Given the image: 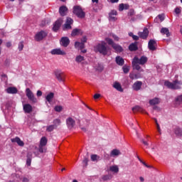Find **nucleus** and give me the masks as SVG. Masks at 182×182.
<instances>
[{
	"label": "nucleus",
	"mask_w": 182,
	"mask_h": 182,
	"mask_svg": "<svg viewBox=\"0 0 182 182\" xmlns=\"http://www.w3.org/2000/svg\"><path fill=\"white\" fill-rule=\"evenodd\" d=\"M147 57L141 56L140 58L134 57L132 60V68L136 70H139V72H144V70L141 69L139 65H146L147 63Z\"/></svg>",
	"instance_id": "1"
},
{
	"label": "nucleus",
	"mask_w": 182,
	"mask_h": 182,
	"mask_svg": "<svg viewBox=\"0 0 182 182\" xmlns=\"http://www.w3.org/2000/svg\"><path fill=\"white\" fill-rule=\"evenodd\" d=\"M95 52H100L102 55H107L109 53V48L106 47L105 41H102L100 43L94 47Z\"/></svg>",
	"instance_id": "2"
},
{
	"label": "nucleus",
	"mask_w": 182,
	"mask_h": 182,
	"mask_svg": "<svg viewBox=\"0 0 182 182\" xmlns=\"http://www.w3.org/2000/svg\"><path fill=\"white\" fill-rule=\"evenodd\" d=\"M165 86L168 87V89H172V90H177L178 89H181V81H178L176 80L173 82H169V81H166L164 82Z\"/></svg>",
	"instance_id": "3"
},
{
	"label": "nucleus",
	"mask_w": 182,
	"mask_h": 182,
	"mask_svg": "<svg viewBox=\"0 0 182 182\" xmlns=\"http://www.w3.org/2000/svg\"><path fill=\"white\" fill-rule=\"evenodd\" d=\"M106 42H107L108 45H111L113 49L117 52V53H120V52H123V48L122 46H119L118 44L114 43L113 40L112 38H105Z\"/></svg>",
	"instance_id": "4"
},
{
	"label": "nucleus",
	"mask_w": 182,
	"mask_h": 182,
	"mask_svg": "<svg viewBox=\"0 0 182 182\" xmlns=\"http://www.w3.org/2000/svg\"><path fill=\"white\" fill-rule=\"evenodd\" d=\"M46 144H48V139L43 136L40 140V144L38 146L39 153H45L46 151Z\"/></svg>",
	"instance_id": "5"
},
{
	"label": "nucleus",
	"mask_w": 182,
	"mask_h": 182,
	"mask_svg": "<svg viewBox=\"0 0 182 182\" xmlns=\"http://www.w3.org/2000/svg\"><path fill=\"white\" fill-rule=\"evenodd\" d=\"M73 14L77 16V18H85L86 14L82 9V7L79 6H75L73 8Z\"/></svg>",
	"instance_id": "6"
},
{
	"label": "nucleus",
	"mask_w": 182,
	"mask_h": 182,
	"mask_svg": "<svg viewBox=\"0 0 182 182\" xmlns=\"http://www.w3.org/2000/svg\"><path fill=\"white\" fill-rule=\"evenodd\" d=\"M26 95L28 100H30V102H32V103H36V102H38V100L36 99V97H35V95H33V92H32L31 89L26 88Z\"/></svg>",
	"instance_id": "7"
},
{
	"label": "nucleus",
	"mask_w": 182,
	"mask_h": 182,
	"mask_svg": "<svg viewBox=\"0 0 182 182\" xmlns=\"http://www.w3.org/2000/svg\"><path fill=\"white\" fill-rule=\"evenodd\" d=\"M66 124L68 129L70 130L76 126V121H75V119L72 118V117H69L66 119Z\"/></svg>",
	"instance_id": "8"
},
{
	"label": "nucleus",
	"mask_w": 182,
	"mask_h": 182,
	"mask_svg": "<svg viewBox=\"0 0 182 182\" xmlns=\"http://www.w3.org/2000/svg\"><path fill=\"white\" fill-rule=\"evenodd\" d=\"M73 23V19L70 17L67 18L65 23L63 26V31H68V29H72V24Z\"/></svg>",
	"instance_id": "9"
},
{
	"label": "nucleus",
	"mask_w": 182,
	"mask_h": 182,
	"mask_svg": "<svg viewBox=\"0 0 182 182\" xmlns=\"http://www.w3.org/2000/svg\"><path fill=\"white\" fill-rule=\"evenodd\" d=\"M62 23H63V20L62 18H59L54 23L53 27L54 32L59 31V28L62 26Z\"/></svg>",
	"instance_id": "10"
},
{
	"label": "nucleus",
	"mask_w": 182,
	"mask_h": 182,
	"mask_svg": "<svg viewBox=\"0 0 182 182\" xmlns=\"http://www.w3.org/2000/svg\"><path fill=\"white\" fill-rule=\"evenodd\" d=\"M46 32L45 31H40L35 36V39L37 41V42H39L40 41H42L44 38H46Z\"/></svg>",
	"instance_id": "11"
},
{
	"label": "nucleus",
	"mask_w": 182,
	"mask_h": 182,
	"mask_svg": "<svg viewBox=\"0 0 182 182\" xmlns=\"http://www.w3.org/2000/svg\"><path fill=\"white\" fill-rule=\"evenodd\" d=\"M75 48L76 49H80L81 50L82 53H86L87 50L85 49V43H80V42H75Z\"/></svg>",
	"instance_id": "12"
},
{
	"label": "nucleus",
	"mask_w": 182,
	"mask_h": 182,
	"mask_svg": "<svg viewBox=\"0 0 182 182\" xmlns=\"http://www.w3.org/2000/svg\"><path fill=\"white\" fill-rule=\"evenodd\" d=\"M51 55H60L61 56H65L66 52L60 48H55L50 51Z\"/></svg>",
	"instance_id": "13"
},
{
	"label": "nucleus",
	"mask_w": 182,
	"mask_h": 182,
	"mask_svg": "<svg viewBox=\"0 0 182 182\" xmlns=\"http://www.w3.org/2000/svg\"><path fill=\"white\" fill-rule=\"evenodd\" d=\"M61 46L64 48H68L69 46V43H70V41L68 37H63L60 41Z\"/></svg>",
	"instance_id": "14"
},
{
	"label": "nucleus",
	"mask_w": 182,
	"mask_h": 182,
	"mask_svg": "<svg viewBox=\"0 0 182 182\" xmlns=\"http://www.w3.org/2000/svg\"><path fill=\"white\" fill-rule=\"evenodd\" d=\"M142 85H143V82H141V81L135 82L132 85L133 90H136V92L140 90L141 89Z\"/></svg>",
	"instance_id": "15"
},
{
	"label": "nucleus",
	"mask_w": 182,
	"mask_h": 182,
	"mask_svg": "<svg viewBox=\"0 0 182 182\" xmlns=\"http://www.w3.org/2000/svg\"><path fill=\"white\" fill-rule=\"evenodd\" d=\"M157 46V43H156V41L154 40H150L148 44L149 49L150 50H156V46Z\"/></svg>",
	"instance_id": "16"
},
{
	"label": "nucleus",
	"mask_w": 182,
	"mask_h": 182,
	"mask_svg": "<svg viewBox=\"0 0 182 182\" xmlns=\"http://www.w3.org/2000/svg\"><path fill=\"white\" fill-rule=\"evenodd\" d=\"M23 109L25 113H31V112L33 110L32 105H31V104L23 105Z\"/></svg>",
	"instance_id": "17"
},
{
	"label": "nucleus",
	"mask_w": 182,
	"mask_h": 182,
	"mask_svg": "<svg viewBox=\"0 0 182 182\" xmlns=\"http://www.w3.org/2000/svg\"><path fill=\"white\" fill-rule=\"evenodd\" d=\"M139 36L142 39H146L149 36V30L147 28H144L143 32L139 33Z\"/></svg>",
	"instance_id": "18"
},
{
	"label": "nucleus",
	"mask_w": 182,
	"mask_h": 182,
	"mask_svg": "<svg viewBox=\"0 0 182 182\" xmlns=\"http://www.w3.org/2000/svg\"><path fill=\"white\" fill-rule=\"evenodd\" d=\"M11 142L17 143V144H18L21 147H23V146L25 145V143H23V141L21 140L19 137H16V138L11 139Z\"/></svg>",
	"instance_id": "19"
},
{
	"label": "nucleus",
	"mask_w": 182,
	"mask_h": 182,
	"mask_svg": "<svg viewBox=\"0 0 182 182\" xmlns=\"http://www.w3.org/2000/svg\"><path fill=\"white\" fill-rule=\"evenodd\" d=\"M55 76L60 82H65V74L63 73H55Z\"/></svg>",
	"instance_id": "20"
},
{
	"label": "nucleus",
	"mask_w": 182,
	"mask_h": 182,
	"mask_svg": "<svg viewBox=\"0 0 182 182\" xmlns=\"http://www.w3.org/2000/svg\"><path fill=\"white\" fill-rule=\"evenodd\" d=\"M6 92L9 94L15 95L18 93V89L15 87H10L6 90Z\"/></svg>",
	"instance_id": "21"
},
{
	"label": "nucleus",
	"mask_w": 182,
	"mask_h": 182,
	"mask_svg": "<svg viewBox=\"0 0 182 182\" xmlns=\"http://www.w3.org/2000/svg\"><path fill=\"white\" fill-rule=\"evenodd\" d=\"M109 171H111L113 174H117L119 173V166L117 165H112L109 166Z\"/></svg>",
	"instance_id": "22"
},
{
	"label": "nucleus",
	"mask_w": 182,
	"mask_h": 182,
	"mask_svg": "<svg viewBox=\"0 0 182 182\" xmlns=\"http://www.w3.org/2000/svg\"><path fill=\"white\" fill-rule=\"evenodd\" d=\"M83 124H80V127L84 132H86V127L89 126V121L84 119L82 121Z\"/></svg>",
	"instance_id": "23"
},
{
	"label": "nucleus",
	"mask_w": 182,
	"mask_h": 182,
	"mask_svg": "<svg viewBox=\"0 0 182 182\" xmlns=\"http://www.w3.org/2000/svg\"><path fill=\"white\" fill-rule=\"evenodd\" d=\"M60 15L61 16H65L66 15V13L68 12V7L65 6H60L59 9Z\"/></svg>",
	"instance_id": "24"
},
{
	"label": "nucleus",
	"mask_w": 182,
	"mask_h": 182,
	"mask_svg": "<svg viewBox=\"0 0 182 182\" xmlns=\"http://www.w3.org/2000/svg\"><path fill=\"white\" fill-rule=\"evenodd\" d=\"M132 111L134 113H136L137 112H139L140 113H147L146 111L141 108L140 106H135L134 107L132 108Z\"/></svg>",
	"instance_id": "25"
},
{
	"label": "nucleus",
	"mask_w": 182,
	"mask_h": 182,
	"mask_svg": "<svg viewBox=\"0 0 182 182\" xmlns=\"http://www.w3.org/2000/svg\"><path fill=\"white\" fill-rule=\"evenodd\" d=\"M117 16V11L112 10L110 13H109V19L110 21H116V16Z\"/></svg>",
	"instance_id": "26"
},
{
	"label": "nucleus",
	"mask_w": 182,
	"mask_h": 182,
	"mask_svg": "<svg viewBox=\"0 0 182 182\" xmlns=\"http://www.w3.org/2000/svg\"><path fill=\"white\" fill-rule=\"evenodd\" d=\"M164 21V14H159L155 19L154 22L156 23H160V22H163Z\"/></svg>",
	"instance_id": "27"
},
{
	"label": "nucleus",
	"mask_w": 182,
	"mask_h": 182,
	"mask_svg": "<svg viewBox=\"0 0 182 182\" xmlns=\"http://www.w3.org/2000/svg\"><path fill=\"white\" fill-rule=\"evenodd\" d=\"M113 87L118 90V92H123V88L122 87V85H120L119 82H115L113 84Z\"/></svg>",
	"instance_id": "28"
},
{
	"label": "nucleus",
	"mask_w": 182,
	"mask_h": 182,
	"mask_svg": "<svg viewBox=\"0 0 182 182\" xmlns=\"http://www.w3.org/2000/svg\"><path fill=\"white\" fill-rule=\"evenodd\" d=\"M116 63H117L119 66H123V65H124V60L122 57L117 56L116 58Z\"/></svg>",
	"instance_id": "29"
},
{
	"label": "nucleus",
	"mask_w": 182,
	"mask_h": 182,
	"mask_svg": "<svg viewBox=\"0 0 182 182\" xmlns=\"http://www.w3.org/2000/svg\"><path fill=\"white\" fill-rule=\"evenodd\" d=\"M117 156H120V151L118 149H113L110 153V156L117 157Z\"/></svg>",
	"instance_id": "30"
},
{
	"label": "nucleus",
	"mask_w": 182,
	"mask_h": 182,
	"mask_svg": "<svg viewBox=\"0 0 182 182\" xmlns=\"http://www.w3.org/2000/svg\"><path fill=\"white\" fill-rule=\"evenodd\" d=\"M55 94L53 92H50L48 95H46V99L48 103L52 102V99H53Z\"/></svg>",
	"instance_id": "31"
},
{
	"label": "nucleus",
	"mask_w": 182,
	"mask_h": 182,
	"mask_svg": "<svg viewBox=\"0 0 182 182\" xmlns=\"http://www.w3.org/2000/svg\"><path fill=\"white\" fill-rule=\"evenodd\" d=\"M174 133L178 137H181L182 136V129L180 127H176L174 129Z\"/></svg>",
	"instance_id": "32"
},
{
	"label": "nucleus",
	"mask_w": 182,
	"mask_h": 182,
	"mask_svg": "<svg viewBox=\"0 0 182 182\" xmlns=\"http://www.w3.org/2000/svg\"><path fill=\"white\" fill-rule=\"evenodd\" d=\"M161 33L163 35H166V37L168 38L170 36V31H168V28H162L161 29Z\"/></svg>",
	"instance_id": "33"
},
{
	"label": "nucleus",
	"mask_w": 182,
	"mask_h": 182,
	"mask_svg": "<svg viewBox=\"0 0 182 182\" xmlns=\"http://www.w3.org/2000/svg\"><path fill=\"white\" fill-rule=\"evenodd\" d=\"M160 103V99L154 98L153 100H149V104L151 106H154V105H159Z\"/></svg>",
	"instance_id": "34"
},
{
	"label": "nucleus",
	"mask_w": 182,
	"mask_h": 182,
	"mask_svg": "<svg viewBox=\"0 0 182 182\" xmlns=\"http://www.w3.org/2000/svg\"><path fill=\"white\" fill-rule=\"evenodd\" d=\"M82 33V31L80 29L75 28L72 31V36H77V35H80Z\"/></svg>",
	"instance_id": "35"
},
{
	"label": "nucleus",
	"mask_w": 182,
	"mask_h": 182,
	"mask_svg": "<svg viewBox=\"0 0 182 182\" xmlns=\"http://www.w3.org/2000/svg\"><path fill=\"white\" fill-rule=\"evenodd\" d=\"M129 77H130V79H132L133 80L134 79H140V77H141V76L139 74H134L133 73H131L129 74Z\"/></svg>",
	"instance_id": "36"
},
{
	"label": "nucleus",
	"mask_w": 182,
	"mask_h": 182,
	"mask_svg": "<svg viewBox=\"0 0 182 182\" xmlns=\"http://www.w3.org/2000/svg\"><path fill=\"white\" fill-rule=\"evenodd\" d=\"M129 49L131 51L133 50H137L138 48H137V43H132L129 46Z\"/></svg>",
	"instance_id": "37"
},
{
	"label": "nucleus",
	"mask_w": 182,
	"mask_h": 182,
	"mask_svg": "<svg viewBox=\"0 0 182 182\" xmlns=\"http://www.w3.org/2000/svg\"><path fill=\"white\" fill-rule=\"evenodd\" d=\"M83 60H85V57L82 55H77L75 58V62L77 63H80V62H83Z\"/></svg>",
	"instance_id": "38"
},
{
	"label": "nucleus",
	"mask_w": 182,
	"mask_h": 182,
	"mask_svg": "<svg viewBox=\"0 0 182 182\" xmlns=\"http://www.w3.org/2000/svg\"><path fill=\"white\" fill-rule=\"evenodd\" d=\"M91 160L92 161H97L98 160H100V156L96 154L91 155Z\"/></svg>",
	"instance_id": "39"
},
{
	"label": "nucleus",
	"mask_w": 182,
	"mask_h": 182,
	"mask_svg": "<svg viewBox=\"0 0 182 182\" xmlns=\"http://www.w3.org/2000/svg\"><path fill=\"white\" fill-rule=\"evenodd\" d=\"M113 176L112 175H105L102 176L103 181H107V180H112Z\"/></svg>",
	"instance_id": "40"
},
{
	"label": "nucleus",
	"mask_w": 182,
	"mask_h": 182,
	"mask_svg": "<svg viewBox=\"0 0 182 182\" xmlns=\"http://www.w3.org/2000/svg\"><path fill=\"white\" fill-rule=\"evenodd\" d=\"M123 72L124 73H129V70H130V67L127 66V65H124L122 68Z\"/></svg>",
	"instance_id": "41"
},
{
	"label": "nucleus",
	"mask_w": 182,
	"mask_h": 182,
	"mask_svg": "<svg viewBox=\"0 0 182 182\" xmlns=\"http://www.w3.org/2000/svg\"><path fill=\"white\" fill-rule=\"evenodd\" d=\"M176 100V103H182V95L178 96Z\"/></svg>",
	"instance_id": "42"
},
{
	"label": "nucleus",
	"mask_w": 182,
	"mask_h": 182,
	"mask_svg": "<svg viewBox=\"0 0 182 182\" xmlns=\"http://www.w3.org/2000/svg\"><path fill=\"white\" fill-rule=\"evenodd\" d=\"M53 129H55V126L50 125L47 127V132H53Z\"/></svg>",
	"instance_id": "43"
},
{
	"label": "nucleus",
	"mask_w": 182,
	"mask_h": 182,
	"mask_svg": "<svg viewBox=\"0 0 182 182\" xmlns=\"http://www.w3.org/2000/svg\"><path fill=\"white\" fill-rule=\"evenodd\" d=\"M55 112H62V107L60 106H55Z\"/></svg>",
	"instance_id": "44"
},
{
	"label": "nucleus",
	"mask_w": 182,
	"mask_h": 182,
	"mask_svg": "<svg viewBox=\"0 0 182 182\" xmlns=\"http://www.w3.org/2000/svg\"><path fill=\"white\" fill-rule=\"evenodd\" d=\"M23 49V42H21L18 44V50H22Z\"/></svg>",
	"instance_id": "45"
},
{
	"label": "nucleus",
	"mask_w": 182,
	"mask_h": 182,
	"mask_svg": "<svg viewBox=\"0 0 182 182\" xmlns=\"http://www.w3.org/2000/svg\"><path fill=\"white\" fill-rule=\"evenodd\" d=\"M123 10H124V4H121L119 6V11H122Z\"/></svg>",
	"instance_id": "46"
},
{
	"label": "nucleus",
	"mask_w": 182,
	"mask_h": 182,
	"mask_svg": "<svg viewBox=\"0 0 182 182\" xmlns=\"http://www.w3.org/2000/svg\"><path fill=\"white\" fill-rule=\"evenodd\" d=\"M156 129L158 130V133H159V134H161V129L160 128V124H159V123H156Z\"/></svg>",
	"instance_id": "47"
},
{
	"label": "nucleus",
	"mask_w": 182,
	"mask_h": 182,
	"mask_svg": "<svg viewBox=\"0 0 182 182\" xmlns=\"http://www.w3.org/2000/svg\"><path fill=\"white\" fill-rule=\"evenodd\" d=\"M138 159L140 161V162L142 163V164H144V166H145V167H147V168H150V166L147 165V164H146V162L141 160L140 158H138Z\"/></svg>",
	"instance_id": "48"
},
{
	"label": "nucleus",
	"mask_w": 182,
	"mask_h": 182,
	"mask_svg": "<svg viewBox=\"0 0 182 182\" xmlns=\"http://www.w3.org/2000/svg\"><path fill=\"white\" fill-rule=\"evenodd\" d=\"M181 8L177 7V8L175 9V14H181Z\"/></svg>",
	"instance_id": "49"
},
{
	"label": "nucleus",
	"mask_w": 182,
	"mask_h": 182,
	"mask_svg": "<svg viewBox=\"0 0 182 182\" xmlns=\"http://www.w3.org/2000/svg\"><path fill=\"white\" fill-rule=\"evenodd\" d=\"M22 182H29V177L24 176L22 178Z\"/></svg>",
	"instance_id": "50"
},
{
	"label": "nucleus",
	"mask_w": 182,
	"mask_h": 182,
	"mask_svg": "<svg viewBox=\"0 0 182 182\" xmlns=\"http://www.w3.org/2000/svg\"><path fill=\"white\" fill-rule=\"evenodd\" d=\"M89 161V159H87V158H85L82 163L85 166H87V163Z\"/></svg>",
	"instance_id": "51"
},
{
	"label": "nucleus",
	"mask_w": 182,
	"mask_h": 182,
	"mask_svg": "<svg viewBox=\"0 0 182 182\" xmlns=\"http://www.w3.org/2000/svg\"><path fill=\"white\" fill-rule=\"evenodd\" d=\"M111 36H112V38H113V39L114 41H119V37H117V36H116L114 34H112Z\"/></svg>",
	"instance_id": "52"
},
{
	"label": "nucleus",
	"mask_w": 182,
	"mask_h": 182,
	"mask_svg": "<svg viewBox=\"0 0 182 182\" xmlns=\"http://www.w3.org/2000/svg\"><path fill=\"white\" fill-rule=\"evenodd\" d=\"M86 42H87V38L86 37H83L81 39V43H86Z\"/></svg>",
	"instance_id": "53"
},
{
	"label": "nucleus",
	"mask_w": 182,
	"mask_h": 182,
	"mask_svg": "<svg viewBox=\"0 0 182 182\" xmlns=\"http://www.w3.org/2000/svg\"><path fill=\"white\" fill-rule=\"evenodd\" d=\"M54 124H60V119H55Z\"/></svg>",
	"instance_id": "54"
},
{
	"label": "nucleus",
	"mask_w": 182,
	"mask_h": 182,
	"mask_svg": "<svg viewBox=\"0 0 182 182\" xmlns=\"http://www.w3.org/2000/svg\"><path fill=\"white\" fill-rule=\"evenodd\" d=\"M31 161L32 160L30 158L27 159V161H26L27 166H31Z\"/></svg>",
	"instance_id": "55"
},
{
	"label": "nucleus",
	"mask_w": 182,
	"mask_h": 182,
	"mask_svg": "<svg viewBox=\"0 0 182 182\" xmlns=\"http://www.w3.org/2000/svg\"><path fill=\"white\" fill-rule=\"evenodd\" d=\"M6 48H11L12 46V43L11 42H7L6 43Z\"/></svg>",
	"instance_id": "56"
},
{
	"label": "nucleus",
	"mask_w": 182,
	"mask_h": 182,
	"mask_svg": "<svg viewBox=\"0 0 182 182\" xmlns=\"http://www.w3.org/2000/svg\"><path fill=\"white\" fill-rule=\"evenodd\" d=\"M132 38L134 39V41H139V36H137L134 35L132 36Z\"/></svg>",
	"instance_id": "57"
},
{
	"label": "nucleus",
	"mask_w": 182,
	"mask_h": 182,
	"mask_svg": "<svg viewBox=\"0 0 182 182\" xmlns=\"http://www.w3.org/2000/svg\"><path fill=\"white\" fill-rule=\"evenodd\" d=\"M99 97H100V94H95L94 95V99H99Z\"/></svg>",
	"instance_id": "58"
},
{
	"label": "nucleus",
	"mask_w": 182,
	"mask_h": 182,
	"mask_svg": "<svg viewBox=\"0 0 182 182\" xmlns=\"http://www.w3.org/2000/svg\"><path fill=\"white\" fill-rule=\"evenodd\" d=\"M37 96H38V97L42 96V91L38 90V91H37Z\"/></svg>",
	"instance_id": "59"
},
{
	"label": "nucleus",
	"mask_w": 182,
	"mask_h": 182,
	"mask_svg": "<svg viewBox=\"0 0 182 182\" xmlns=\"http://www.w3.org/2000/svg\"><path fill=\"white\" fill-rule=\"evenodd\" d=\"M124 9H129V4H124Z\"/></svg>",
	"instance_id": "60"
},
{
	"label": "nucleus",
	"mask_w": 182,
	"mask_h": 182,
	"mask_svg": "<svg viewBox=\"0 0 182 182\" xmlns=\"http://www.w3.org/2000/svg\"><path fill=\"white\" fill-rule=\"evenodd\" d=\"M93 4H99V0H92Z\"/></svg>",
	"instance_id": "61"
},
{
	"label": "nucleus",
	"mask_w": 182,
	"mask_h": 182,
	"mask_svg": "<svg viewBox=\"0 0 182 182\" xmlns=\"http://www.w3.org/2000/svg\"><path fill=\"white\" fill-rule=\"evenodd\" d=\"M110 1L112 2V4H114L116 2H119V0H110Z\"/></svg>",
	"instance_id": "62"
},
{
	"label": "nucleus",
	"mask_w": 182,
	"mask_h": 182,
	"mask_svg": "<svg viewBox=\"0 0 182 182\" xmlns=\"http://www.w3.org/2000/svg\"><path fill=\"white\" fill-rule=\"evenodd\" d=\"M139 180H140L141 182H144V178L141 176V177H139Z\"/></svg>",
	"instance_id": "63"
},
{
	"label": "nucleus",
	"mask_w": 182,
	"mask_h": 182,
	"mask_svg": "<svg viewBox=\"0 0 182 182\" xmlns=\"http://www.w3.org/2000/svg\"><path fill=\"white\" fill-rule=\"evenodd\" d=\"M143 144H144V146H149V144L146 141H143Z\"/></svg>",
	"instance_id": "64"
}]
</instances>
